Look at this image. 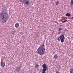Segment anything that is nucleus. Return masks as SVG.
Listing matches in <instances>:
<instances>
[{"label": "nucleus", "mask_w": 73, "mask_h": 73, "mask_svg": "<svg viewBox=\"0 0 73 73\" xmlns=\"http://www.w3.org/2000/svg\"><path fill=\"white\" fill-rule=\"evenodd\" d=\"M8 15L6 13L3 12L0 14V18L3 23H6L8 19Z\"/></svg>", "instance_id": "1"}, {"label": "nucleus", "mask_w": 73, "mask_h": 73, "mask_svg": "<svg viewBox=\"0 0 73 73\" xmlns=\"http://www.w3.org/2000/svg\"><path fill=\"white\" fill-rule=\"evenodd\" d=\"M45 50V48L44 46V44H43L40 46V47L37 49L36 52L38 54L41 56V55H43L44 54Z\"/></svg>", "instance_id": "2"}, {"label": "nucleus", "mask_w": 73, "mask_h": 73, "mask_svg": "<svg viewBox=\"0 0 73 73\" xmlns=\"http://www.w3.org/2000/svg\"><path fill=\"white\" fill-rule=\"evenodd\" d=\"M57 40L59 42L61 41V42H64L65 40V37L64 34L60 35L59 37L58 38Z\"/></svg>", "instance_id": "3"}, {"label": "nucleus", "mask_w": 73, "mask_h": 73, "mask_svg": "<svg viewBox=\"0 0 73 73\" xmlns=\"http://www.w3.org/2000/svg\"><path fill=\"white\" fill-rule=\"evenodd\" d=\"M27 0H20V2H25V3H26V4H28L29 3V1H27Z\"/></svg>", "instance_id": "4"}, {"label": "nucleus", "mask_w": 73, "mask_h": 73, "mask_svg": "<svg viewBox=\"0 0 73 73\" xmlns=\"http://www.w3.org/2000/svg\"><path fill=\"white\" fill-rule=\"evenodd\" d=\"M42 68H43V69H45L46 70L47 69H48V67H47L46 64H44L42 65Z\"/></svg>", "instance_id": "5"}, {"label": "nucleus", "mask_w": 73, "mask_h": 73, "mask_svg": "<svg viewBox=\"0 0 73 73\" xmlns=\"http://www.w3.org/2000/svg\"><path fill=\"white\" fill-rule=\"evenodd\" d=\"M1 65L2 67H4L5 65V62H2L1 63Z\"/></svg>", "instance_id": "6"}, {"label": "nucleus", "mask_w": 73, "mask_h": 73, "mask_svg": "<svg viewBox=\"0 0 73 73\" xmlns=\"http://www.w3.org/2000/svg\"><path fill=\"white\" fill-rule=\"evenodd\" d=\"M19 27V23H17L15 24V27L16 28H17Z\"/></svg>", "instance_id": "7"}, {"label": "nucleus", "mask_w": 73, "mask_h": 73, "mask_svg": "<svg viewBox=\"0 0 73 73\" xmlns=\"http://www.w3.org/2000/svg\"><path fill=\"white\" fill-rule=\"evenodd\" d=\"M54 58L56 60L57 59V58H58V56L57 55V54H55L54 55Z\"/></svg>", "instance_id": "8"}, {"label": "nucleus", "mask_w": 73, "mask_h": 73, "mask_svg": "<svg viewBox=\"0 0 73 73\" xmlns=\"http://www.w3.org/2000/svg\"><path fill=\"white\" fill-rule=\"evenodd\" d=\"M66 17H70L71 16V15L70 13H67L66 14Z\"/></svg>", "instance_id": "9"}, {"label": "nucleus", "mask_w": 73, "mask_h": 73, "mask_svg": "<svg viewBox=\"0 0 73 73\" xmlns=\"http://www.w3.org/2000/svg\"><path fill=\"white\" fill-rule=\"evenodd\" d=\"M46 70L45 69H43V71H42V73H46Z\"/></svg>", "instance_id": "10"}, {"label": "nucleus", "mask_w": 73, "mask_h": 73, "mask_svg": "<svg viewBox=\"0 0 73 73\" xmlns=\"http://www.w3.org/2000/svg\"><path fill=\"white\" fill-rule=\"evenodd\" d=\"M20 70V67H17L16 68V70L17 71H19Z\"/></svg>", "instance_id": "11"}, {"label": "nucleus", "mask_w": 73, "mask_h": 73, "mask_svg": "<svg viewBox=\"0 0 73 73\" xmlns=\"http://www.w3.org/2000/svg\"><path fill=\"white\" fill-rule=\"evenodd\" d=\"M70 4V5H73V0H71Z\"/></svg>", "instance_id": "12"}, {"label": "nucleus", "mask_w": 73, "mask_h": 73, "mask_svg": "<svg viewBox=\"0 0 73 73\" xmlns=\"http://www.w3.org/2000/svg\"><path fill=\"white\" fill-rule=\"evenodd\" d=\"M59 3H60L59 2H58V1L56 2V5H58V4H59Z\"/></svg>", "instance_id": "13"}, {"label": "nucleus", "mask_w": 73, "mask_h": 73, "mask_svg": "<svg viewBox=\"0 0 73 73\" xmlns=\"http://www.w3.org/2000/svg\"><path fill=\"white\" fill-rule=\"evenodd\" d=\"M66 21H67V20L66 19V20L62 21V22L63 23H65V22H66Z\"/></svg>", "instance_id": "14"}, {"label": "nucleus", "mask_w": 73, "mask_h": 73, "mask_svg": "<svg viewBox=\"0 0 73 73\" xmlns=\"http://www.w3.org/2000/svg\"><path fill=\"white\" fill-rule=\"evenodd\" d=\"M54 23H56V24H58V22H57L56 21H54Z\"/></svg>", "instance_id": "15"}, {"label": "nucleus", "mask_w": 73, "mask_h": 73, "mask_svg": "<svg viewBox=\"0 0 73 73\" xmlns=\"http://www.w3.org/2000/svg\"><path fill=\"white\" fill-rule=\"evenodd\" d=\"M39 66V65H38V64H36L35 65V67H38Z\"/></svg>", "instance_id": "16"}, {"label": "nucleus", "mask_w": 73, "mask_h": 73, "mask_svg": "<svg viewBox=\"0 0 73 73\" xmlns=\"http://www.w3.org/2000/svg\"><path fill=\"white\" fill-rule=\"evenodd\" d=\"M59 31H61L62 30V28H60L58 29Z\"/></svg>", "instance_id": "17"}, {"label": "nucleus", "mask_w": 73, "mask_h": 73, "mask_svg": "<svg viewBox=\"0 0 73 73\" xmlns=\"http://www.w3.org/2000/svg\"><path fill=\"white\" fill-rule=\"evenodd\" d=\"M39 37V36H38V35H37L36 36V38H37V37Z\"/></svg>", "instance_id": "18"}, {"label": "nucleus", "mask_w": 73, "mask_h": 73, "mask_svg": "<svg viewBox=\"0 0 73 73\" xmlns=\"http://www.w3.org/2000/svg\"><path fill=\"white\" fill-rule=\"evenodd\" d=\"M61 33V31H59L58 32V34H60V33Z\"/></svg>", "instance_id": "19"}, {"label": "nucleus", "mask_w": 73, "mask_h": 73, "mask_svg": "<svg viewBox=\"0 0 73 73\" xmlns=\"http://www.w3.org/2000/svg\"><path fill=\"white\" fill-rule=\"evenodd\" d=\"M19 34H20V35H21V34H22V32H20L19 33Z\"/></svg>", "instance_id": "20"}, {"label": "nucleus", "mask_w": 73, "mask_h": 73, "mask_svg": "<svg viewBox=\"0 0 73 73\" xmlns=\"http://www.w3.org/2000/svg\"><path fill=\"white\" fill-rule=\"evenodd\" d=\"M64 17H65L63 16V17H62V19H63V18H64Z\"/></svg>", "instance_id": "21"}, {"label": "nucleus", "mask_w": 73, "mask_h": 73, "mask_svg": "<svg viewBox=\"0 0 73 73\" xmlns=\"http://www.w3.org/2000/svg\"><path fill=\"white\" fill-rule=\"evenodd\" d=\"M56 73H59V72H58V71H56Z\"/></svg>", "instance_id": "22"}, {"label": "nucleus", "mask_w": 73, "mask_h": 73, "mask_svg": "<svg viewBox=\"0 0 73 73\" xmlns=\"http://www.w3.org/2000/svg\"><path fill=\"white\" fill-rule=\"evenodd\" d=\"M14 33H15V32L14 31L13 32L12 34H14Z\"/></svg>", "instance_id": "23"}]
</instances>
